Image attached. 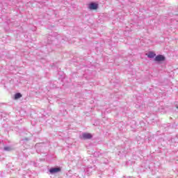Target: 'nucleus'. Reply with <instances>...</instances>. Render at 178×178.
<instances>
[{"mask_svg": "<svg viewBox=\"0 0 178 178\" xmlns=\"http://www.w3.org/2000/svg\"><path fill=\"white\" fill-rule=\"evenodd\" d=\"M19 98H22V94L16 93L15 95V99H19Z\"/></svg>", "mask_w": 178, "mask_h": 178, "instance_id": "nucleus-6", "label": "nucleus"}, {"mask_svg": "<svg viewBox=\"0 0 178 178\" xmlns=\"http://www.w3.org/2000/svg\"><path fill=\"white\" fill-rule=\"evenodd\" d=\"M88 8L90 9V10H97V9H98V3H90L88 4Z\"/></svg>", "mask_w": 178, "mask_h": 178, "instance_id": "nucleus-1", "label": "nucleus"}, {"mask_svg": "<svg viewBox=\"0 0 178 178\" xmlns=\"http://www.w3.org/2000/svg\"><path fill=\"white\" fill-rule=\"evenodd\" d=\"M59 172H60V168H52L49 170V172L51 175H55V173H59Z\"/></svg>", "mask_w": 178, "mask_h": 178, "instance_id": "nucleus-4", "label": "nucleus"}, {"mask_svg": "<svg viewBox=\"0 0 178 178\" xmlns=\"http://www.w3.org/2000/svg\"><path fill=\"white\" fill-rule=\"evenodd\" d=\"M81 138H82L83 140H90L92 138V135L88 133H83L81 134Z\"/></svg>", "mask_w": 178, "mask_h": 178, "instance_id": "nucleus-2", "label": "nucleus"}, {"mask_svg": "<svg viewBox=\"0 0 178 178\" xmlns=\"http://www.w3.org/2000/svg\"><path fill=\"white\" fill-rule=\"evenodd\" d=\"M165 58L163 55H157L155 58H154V60L156 62H163L165 60Z\"/></svg>", "mask_w": 178, "mask_h": 178, "instance_id": "nucleus-3", "label": "nucleus"}, {"mask_svg": "<svg viewBox=\"0 0 178 178\" xmlns=\"http://www.w3.org/2000/svg\"><path fill=\"white\" fill-rule=\"evenodd\" d=\"M147 58H149V59H152L154 58H155L156 56V54H155V52L154 51H149L147 54Z\"/></svg>", "mask_w": 178, "mask_h": 178, "instance_id": "nucleus-5", "label": "nucleus"}, {"mask_svg": "<svg viewBox=\"0 0 178 178\" xmlns=\"http://www.w3.org/2000/svg\"><path fill=\"white\" fill-rule=\"evenodd\" d=\"M4 150L5 151H11L12 148L10 147H9V146H7V147H4Z\"/></svg>", "mask_w": 178, "mask_h": 178, "instance_id": "nucleus-7", "label": "nucleus"}, {"mask_svg": "<svg viewBox=\"0 0 178 178\" xmlns=\"http://www.w3.org/2000/svg\"><path fill=\"white\" fill-rule=\"evenodd\" d=\"M177 109H178V106H177Z\"/></svg>", "mask_w": 178, "mask_h": 178, "instance_id": "nucleus-8", "label": "nucleus"}]
</instances>
